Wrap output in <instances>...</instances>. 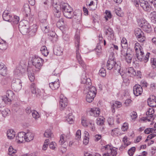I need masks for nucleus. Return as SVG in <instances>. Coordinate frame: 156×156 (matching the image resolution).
I'll list each match as a JSON object with an SVG mask.
<instances>
[{
	"instance_id": "680f3d73",
	"label": "nucleus",
	"mask_w": 156,
	"mask_h": 156,
	"mask_svg": "<svg viewBox=\"0 0 156 156\" xmlns=\"http://www.w3.org/2000/svg\"><path fill=\"white\" fill-rule=\"evenodd\" d=\"M130 116L133 120L135 119L137 116V114L136 112H133L130 114Z\"/></svg>"
},
{
	"instance_id": "4d7b16f0",
	"label": "nucleus",
	"mask_w": 156,
	"mask_h": 156,
	"mask_svg": "<svg viewBox=\"0 0 156 156\" xmlns=\"http://www.w3.org/2000/svg\"><path fill=\"white\" fill-rule=\"evenodd\" d=\"M156 129L153 128H148L146 129L144 131L145 133L147 134H149L151 133H152L153 131H155Z\"/></svg>"
},
{
	"instance_id": "774afa93",
	"label": "nucleus",
	"mask_w": 156,
	"mask_h": 156,
	"mask_svg": "<svg viewBox=\"0 0 156 156\" xmlns=\"http://www.w3.org/2000/svg\"><path fill=\"white\" fill-rule=\"evenodd\" d=\"M52 0H44L43 3L46 6V7H47L48 6H49L51 5Z\"/></svg>"
},
{
	"instance_id": "3c124183",
	"label": "nucleus",
	"mask_w": 156,
	"mask_h": 156,
	"mask_svg": "<svg viewBox=\"0 0 156 156\" xmlns=\"http://www.w3.org/2000/svg\"><path fill=\"white\" fill-rule=\"evenodd\" d=\"M23 10L26 13H29L30 12V9L28 4H26L24 5Z\"/></svg>"
},
{
	"instance_id": "e2e57ef3",
	"label": "nucleus",
	"mask_w": 156,
	"mask_h": 156,
	"mask_svg": "<svg viewBox=\"0 0 156 156\" xmlns=\"http://www.w3.org/2000/svg\"><path fill=\"white\" fill-rule=\"evenodd\" d=\"M81 123L82 125L85 127H86L88 126V123L87 120L86 119L84 118H82Z\"/></svg>"
},
{
	"instance_id": "72a5a7b5",
	"label": "nucleus",
	"mask_w": 156,
	"mask_h": 156,
	"mask_svg": "<svg viewBox=\"0 0 156 156\" xmlns=\"http://www.w3.org/2000/svg\"><path fill=\"white\" fill-rule=\"evenodd\" d=\"M147 102L150 107H153L156 105V99H154L153 98H149Z\"/></svg>"
},
{
	"instance_id": "c756f323",
	"label": "nucleus",
	"mask_w": 156,
	"mask_h": 156,
	"mask_svg": "<svg viewBox=\"0 0 156 156\" xmlns=\"http://www.w3.org/2000/svg\"><path fill=\"white\" fill-rule=\"evenodd\" d=\"M73 9L71 8V9L70 10H67L66 12H64L63 14L64 16L66 17L69 19L72 18V15L73 13Z\"/></svg>"
},
{
	"instance_id": "0eeeda50",
	"label": "nucleus",
	"mask_w": 156,
	"mask_h": 156,
	"mask_svg": "<svg viewBox=\"0 0 156 156\" xmlns=\"http://www.w3.org/2000/svg\"><path fill=\"white\" fill-rule=\"evenodd\" d=\"M59 105L60 109L61 111L64 110L68 105L67 98L62 94L60 96Z\"/></svg>"
},
{
	"instance_id": "f257e3e1",
	"label": "nucleus",
	"mask_w": 156,
	"mask_h": 156,
	"mask_svg": "<svg viewBox=\"0 0 156 156\" xmlns=\"http://www.w3.org/2000/svg\"><path fill=\"white\" fill-rule=\"evenodd\" d=\"M107 68L108 69L110 70L112 69L114 70L117 71L122 77H124V74L122 73V72H121L120 64L119 63H116V60L114 59L112 55H110L109 57L107 62Z\"/></svg>"
},
{
	"instance_id": "7ed1b4c3",
	"label": "nucleus",
	"mask_w": 156,
	"mask_h": 156,
	"mask_svg": "<svg viewBox=\"0 0 156 156\" xmlns=\"http://www.w3.org/2000/svg\"><path fill=\"white\" fill-rule=\"evenodd\" d=\"M88 89L89 91L86 95V100L87 102L90 103L92 101L95 97L96 90L94 86H92Z\"/></svg>"
},
{
	"instance_id": "f03ea898",
	"label": "nucleus",
	"mask_w": 156,
	"mask_h": 156,
	"mask_svg": "<svg viewBox=\"0 0 156 156\" xmlns=\"http://www.w3.org/2000/svg\"><path fill=\"white\" fill-rule=\"evenodd\" d=\"M75 46L76 47V58L77 59L79 64L85 69L86 66L83 62L80 53L79 51V46L80 45V37L78 34H76L75 35Z\"/></svg>"
},
{
	"instance_id": "052dcab7",
	"label": "nucleus",
	"mask_w": 156,
	"mask_h": 156,
	"mask_svg": "<svg viewBox=\"0 0 156 156\" xmlns=\"http://www.w3.org/2000/svg\"><path fill=\"white\" fill-rule=\"evenodd\" d=\"M81 137V132L80 130H78L76 132V140H80Z\"/></svg>"
},
{
	"instance_id": "c85d7f7f",
	"label": "nucleus",
	"mask_w": 156,
	"mask_h": 156,
	"mask_svg": "<svg viewBox=\"0 0 156 156\" xmlns=\"http://www.w3.org/2000/svg\"><path fill=\"white\" fill-rule=\"evenodd\" d=\"M7 135L9 139H12L15 136V132L12 129H9L8 130Z\"/></svg>"
},
{
	"instance_id": "79ce46f5",
	"label": "nucleus",
	"mask_w": 156,
	"mask_h": 156,
	"mask_svg": "<svg viewBox=\"0 0 156 156\" xmlns=\"http://www.w3.org/2000/svg\"><path fill=\"white\" fill-rule=\"evenodd\" d=\"M104 122V118L102 116H99L97 119V123L98 125H102Z\"/></svg>"
},
{
	"instance_id": "5fc2aeb1",
	"label": "nucleus",
	"mask_w": 156,
	"mask_h": 156,
	"mask_svg": "<svg viewBox=\"0 0 156 156\" xmlns=\"http://www.w3.org/2000/svg\"><path fill=\"white\" fill-rule=\"evenodd\" d=\"M19 21V17L17 16H15L13 19L12 18L10 22H12L14 24H17Z\"/></svg>"
},
{
	"instance_id": "20e7f679",
	"label": "nucleus",
	"mask_w": 156,
	"mask_h": 156,
	"mask_svg": "<svg viewBox=\"0 0 156 156\" xmlns=\"http://www.w3.org/2000/svg\"><path fill=\"white\" fill-rule=\"evenodd\" d=\"M44 60L42 58L37 56L32 57V65L35 66L37 71L39 70L43 64Z\"/></svg>"
},
{
	"instance_id": "393cba45",
	"label": "nucleus",
	"mask_w": 156,
	"mask_h": 156,
	"mask_svg": "<svg viewBox=\"0 0 156 156\" xmlns=\"http://www.w3.org/2000/svg\"><path fill=\"white\" fill-rule=\"evenodd\" d=\"M26 141L30 142L32 140L34 136V134L31 132H29L25 133Z\"/></svg>"
},
{
	"instance_id": "603ef678",
	"label": "nucleus",
	"mask_w": 156,
	"mask_h": 156,
	"mask_svg": "<svg viewBox=\"0 0 156 156\" xmlns=\"http://www.w3.org/2000/svg\"><path fill=\"white\" fill-rule=\"evenodd\" d=\"M99 73L101 76L105 77L106 75V72L105 69L104 68H101L99 70Z\"/></svg>"
},
{
	"instance_id": "e433bc0d",
	"label": "nucleus",
	"mask_w": 156,
	"mask_h": 156,
	"mask_svg": "<svg viewBox=\"0 0 156 156\" xmlns=\"http://www.w3.org/2000/svg\"><path fill=\"white\" fill-rule=\"evenodd\" d=\"M143 30L147 32H149L151 31V25L147 22L145 23V25L143 26L142 28Z\"/></svg>"
},
{
	"instance_id": "6e6552de",
	"label": "nucleus",
	"mask_w": 156,
	"mask_h": 156,
	"mask_svg": "<svg viewBox=\"0 0 156 156\" xmlns=\"http://www.w3.org/2000/svg\"><path fill=\"white\" fill-rule=\"evenodd\" d=\"M22 83L21 80L19 79L13 80L12 86L15 91L18 92L21 90L22 87Z\"/></svg>"
},
{
	"instance_id": "c9c22d12",
	"label": "nucleus",
	"mask_w": 156,
	"mask_h": 156,
	"mask_svg": "<svg viewBox=\"0 0 156 156\" xmlns=\"http://www.w3.org/2000/svg\"><path fill=\"white\" fill-rule=\"evenodd\" d=\"M27 72L28 73V76L29 80L31 82H32L34 80L35 77L34 73L31 72L30 68L28 67L27 69Z\"/></svg>"
},
{
	"instance_id": "423d86ee",
	"label": "nucleus",
	"mask_w": 156,
	"mask_h": 156,
	"mask_svg": "<svg viewBox=\"0 0 156 156\" xmlns=\"http://www.w3.org/2000/svg\"><path fill=\"white\" fill-rule=\"evenodd\" d=\"M154 109L153 108H149L146 112L147 116L142 118L141 119L144 121H152L154 120L155 115L154 114Z\"/></svg>"
},
{
	"instance_id": "a878e982",
	"label": "nucleus",
	"mask_w": 156,
	"mask_h": 156,
	"mask_svg": "<svg viewBox=\"0 0 156 156\" xmlns=\"http://www.w3.org/2000/svg\"><path fill=\"white\" fill-rule=\"evenodd\" d=\"M104 31L106 35L110 36L111 37L114 36V32L108 26L104 27Z\"/></svg>"
},
{
	"instance_id": "8fccbe9b",
	"label": "nucleus",
	"mask_w": 156,
	"mask_h": 156,
	"mask_svg": "<svg viewBox=\"0 0 156 156\" xmlns=\"http://www.w3.org/2000/svg\"><path fill=\"white\" fill-rule=\"evenodd\" d=\"M33 117L35 119H37L40 117L38 113L35 110H33L31 112Z\"/></svg>"
},
{
	"instance_id": "5701e85b",
	"label": "nucleus",
	"mask_w": 156,
	"mask_h": 156,
	"mask_svg": "<svg viewBox=\"0 0 156 156\" xmlns=\"http://www.w3.org/2000/svg\"><path fill=\"white\" fill-rule=\"evenodd\" d=\"M49 86L51 88L52 90L57 89L59 87V81L58 79L54 82L49 83Z\"/></svg>"
},
{
	"instance_id": "58836bf2",
	"label": "nucleus",
	"mask_w": 156,
	"mask_h": 156,
	"mask_svg": "<svg viewBox=\"0 0 156 156\" xmlns=\"http://www.w3.org/2000/svg\"><path fill=\"white\" fill-rule=\"evenodd\" d=\"M41 51L42 54L45 56H46L48 54L46 47L45 46H42L41 49Z\"/></svg>"
},
{
	"instance_id": "1a4fd4ad",
	"label": "nucleus",
	"mask_w": 156,
	"mask_h": 156,
	"mask_svg": "<svg viewBox=\"0 0 156 156\" xmlns=\"http://www.w3.org/2000/svg\"><path fill=\"white\" fill-rule=\"evenodd\" d=\"M14 95L13 92L10 90H8L6 92V95L3 96L4 99V102L7 104H10Z\"/></svg>"
},
{
	"instance_id": "bb28decb",
	"label": "nucleus",
	"mask_w": 156,
	"mask_h": 156,
	"mask_svg": "<svg viewBox=\"0 0 156 156\" xmlns=\"http://www.w3.org/2000/svg\"><path fill=\"white\" fill-rule=\"evenodd\" d=\"M81 13L80 11H78L77 13L76 12H73L72 18L75 20L76 21H79L80 20L81 18Z\"/></svg>"
},
{
	"instance_id": "4468645a",
	"label": "nucleus",
	"mask_w": 156,
	"mask_h": 156,
	"mask_svg": "<svg viewBox=\"0 0 156 156\" xmlns=\"http://www.w3.org/2000/svg\"><path fill=\"white\" fill-rule=\"evenodd\" d=\"M19 28L20 31L23 34L26 35L29 32V26L26 25H23L22 22L20 23Z\"/></svg>"
},
{
	"instance_id": "6ab92c4d",
	"label": "nucleus",
	"mask_w": 156,
	"mask_h": 156,
	"mask_svg": "<svg viewBox=\"0 0 156 156\" xmlns=\"http://www.w3.org/2000/svg\"><path fill=\"white\" fill-rule=\"evenodd\" d=\"M81 83L86 84V88H90L91 86V82L90 79L89 78H87L85 77L81 79Z\"/></svg>"
},
{
	"instance_id": "0e129e2a",
	"label": "nucleus",
	"mask_w": 156,
	"mask_h": 156,
	"mask_svg": "<svg viewBox=\"0 0 156 156\" xmlns=\"http://www.w3.org/2000/svg\"><path fill=\"white\" fill-rule=\"evenodd\" d=\"M56 144L54 142H52L49 144V147L52 150H55L56 148Z\"/></svg>"
},
{
	"instance_id": "a211bd4d",
	"label": "nucleus",
	"mask_w": 156,
	"mask_h": 156,
	"mask_svg": "<svg viewBox=\"0 0 156 156\" xmlns=\"http://www.w3.org/2000/svg\"><path fill=\"white\" fill-rule=\"evenodd\" d=\"M133 55V51L130 50V48H128V53H126V55L125 56L126 60L128 63H130L131 62Z\"/></svg>"
},
{
	"instance_id": "39448f33",
	"label": "nucleus",
	"mask_w": 156,
	"mask_h": 156,
	"mask_svg": "<svg viewBox=\"0 0 156 156\" xmlns=\"http://www.w3.org/2000/svg\"><path fill=\"white\" fill-rule=\"evenodd\" d=\"M107 152L105 153L103 156H115L117 154L116 149L109 145H107L103 147Z\"/></svg>"
},
{
	"instance_id": "b1692460",
	"label": "nucleus",
	"mask_w": 156,
	"mask_h": 156,
	"mask_svg": "<svg viewBox=\"0 0 156 156\" xmlns=\"http://www.w3.org/2000/svg\"><path fill=\"white\" fill-rule=\"evenodd\" d=\"M122 106L121 103L119 101H115L112 102L111 105V109L113 113L115 112V108H119Z\"/></svg>"
},
{
	"instance_id": "aec40b11",
	"label": "nucleus",
	"mask_w": 156,
	"mask_h": 156,
	"mask_svg": "<svg viewBox=\"0 0 156 156\" xmlns=\"http://www.w3.org/2000/svg\"><path fill=\"white\" fill-rule=\"evenodd\" d=\"M100 112V109L98 108H94L91 109L90 112V115L92 116L95 117L98 116Z\"/></svg>"
},
{
	"instance_id": "a19ab883",
	"label": "nucleus",
	"mask_w": 156,
	"mask_h": 156,
	"mask_svg": "<svg viewBox=\"0 0 156 156\" xmlns=\"http://www.w3.org/2000/svg\"><path fill=\"white\" fill-rule=\"evenodd\" d=\"M42 30L45 33H47L49 30V27L48 25L43 24L41 26Z\"/></svg>"
},
{
	"instance_id": "9b49d317",
	"label": "nucleus",
	"mask_w": 156,
	"mask_h": 156,
	"mask_svg": "<svg viewBox=\"0 0 156 156\" xmlns=\"http://www.w3.org/2000/svg\"><path fill=\"white\" fill-rule=\"evenodd\" d=\"M67 136L64 135H61L60 136V140L59 143L61 145L62 147L64 148V151L66 150V147H67L68 143L67 142Z\"/></svg>"
},
{
	"instance_id": "13d9d810",
	"label": "nucleus",
	"mask_w": 156,
	"mask_h": 156,
	"mask_svg": "<svg viewBox=\"0 0 156 156\" xmlns=\"http://www.w3.org/2000/svg\"><path fill=\"white\" fill-rule=\"evenodd\" d=\"M127 41L126 38L123 37L121 40V46L122 47H126L127 46Z\"/></svg>"
},
{
	"instance_id": "ddd939ff",
	"label": "nucleus",
	"mask_w": 156,
	"mask_h": 156,
	"mask_svg": "<svg viewBox=\"0 0 156 156\" xmlns=\"http://www.w3.org/2000/svg\"><path fill=\"white\" fill-rule=\"evenodd\" d=\"M25 133L20 132L18 133L16 137V140L18 143H24L26 141Z\"/></svg>"
},
{
	"instance_id": "412c9836",
	"label": "nucleus",
	"mask_w": 156,
	"mask_h": 156,
	"mask_svg": "<svg viewBox=\"0 0 156 156\" xmlns=\"http://www.w3.org/2000/svg\"><path fill=\"white\" fill-rule=\"evenodd\" d=\"M60 8L63 13L67 10H70L71 9V7L67 3H61Z\"/></svg>"
},
{
	"instance_id": "f3484780",
	"label": "nucleus",
	"mask_w": 156,
	"mask_h": 156,
	"mask_svg": "<svg viewBox=\"0 0 156 156\" xmlns=\"http://www.w3.org/2000/svg\"><path fill=\"white\" fill-rule=\"evenodd\" d=\"M30 88L32 94H35L37 97L40 95V90L39 89L36 88L35 83H32L30 85Z\"/></svg>"
},
{
	"instance_id": "09e8293b",
	"label": "nucleus",
	"mask_w": 156,
	"mask_h": 156,
	"mask_svg": "<svg viewBox=\"0 0 156 156\" xmlns=\"http://www.w3.org/2000/svg\"><path fill=\"white\" fill-rule=\"evenodd\" d=\"M8 151V154L9 156H11L12 154H15L16 152V151L15 149H14L13 147L12 146H10L9 147Z\"/></svg>"
},
{
	"instance_id": "9d476101",
	"label": "nucleus",
	"mask_w": 156,
	"mask_h": 156,
	"mask_svg": "<svg viewBox=\"0 0 156 156\" xmlns=\"http://www.w3.org/2000/svg\"><path fill=\"white\" fill-rule=\"evenodd\" d=\"M135 34L139 41L142 42L145 41V37L144 36V33L140 29H136L135 30Z\"/></svg>"
},
{
	"instance_id": "ea45409f",
	"label": "nucleus",
	"mask_w": 156,
	"mask_h": 156,
	"mask_svg": "<svg viewBox=\"0 0 156 156\" xmlns=\"http://www.w3.org/2000/svg\"><path fill=\"white\" fill-rule=\"evenodd\" d=\"M88 9L90 10H95L97 8V5H96L94 4V2L93 1H91L90 3L87 5Z\"/></svg>"
},
{
	"instance_id": "864d4df0",
	"label": "nucleus",
	"mask_w": 156,
	"mask_h": 156,
	"mask_svg": "<svg viewBox=\"0 0 156 156\" xmlns=\"http://www.w3.org/2000/svg\"><path fill=\"white\" fill-rule=\"evenodd\" d=\"M37 26L35 24L33 25L30 27V29L31 30L30 32L35 33L37 31Z\"/></svg>"
},
{
	"instance_id": "a18cd8bd",
	"label": "nucleus",
	"mask_w": 156,
	"mask_h": 156,
	"mask_svg": "<svg viewBox=\"0 0 156 156\" xmlns=\"http://www.w3.org/2000/svg\"><path fill=\"white\" fill-rule=\"evenodd\" d=\"M2 113L3 116L5 117L10 114V111L8 108H5L2 111Z\"/></svg>"
},
{
	"instance_id": "69168bd1",
	"label": "nucleus",
	"mask_w": 156,
	"mask_h": 156,
	"mask_svg": "<svg viewBox=\"0 0 156 156\" xmlns=\"http://www.w3.org/2000/svg\"><path fill=\"white\" fill-rule=\"evenodd\" d=\"M54 14L55 17L58 18L60 16V12L57 9H54Z\"/></svg>"
},
{
	"instance_id": "de8ad7c7",
	"label": "nucleus",
	"mask_w": 156,
	"mask_h": 156,
	"mask_svg": "<svg viewBox=\"0 0 156 156\" xmlns=\"http://www.w3.org/2000/svg\"><path fill=\"white\" fill-rule=\"evenodd\" d=\"M52 134V133L50 130H47L45 131L44 136L45 137H49L51 136Z\"/></svg>"
},
{
	"instance_id": "4be33fe9",
	"label": "nucleus",
	"mask_w": 156,
	"mask_h": 156,
	"mask_svg": "<svg viewBox=\"0 0 156 156\" xmlns=\"http://www.w3.org/2000/svg\"><path fill=\"white\" fill-rule=\"evenodd\" d=\"M2 17L3 20L6 21L10 22L12 18L8 10H5L3 13Z\"/></svg>"
},
{
	"instance_id": "7c9ffc66",
	"label": "nucleus",
	"mask_w": 156,
	"mask_h": 156,
	"mask_svg": "<svg viewBox=\"0 0 156 156\" xmlns=\"http://www.w3.org/2000/svg\"><path fill=\"white\" fill-rule=\"evenodd\" d=\"M120 130L118 128H115L112 130L111 135L113 136H118L121 134Z\"/></svg>"
},
{
	"instance_id": "bf43d9fd",
	"label": "nucleus",
	"mask_w": 156,
	"mask_h": 156,
	"mask_svg": "<svg viewBox=\"0 0 156 156\" xmlns=\"http://www.w3.org/2000/svg\"><path fill=\"white\" fill-rule=\"evenodd\" d=\"M135 147H131L128 151V154L130 156H132L134 154L135 150Z\"/></svg>"
},
{
	"instance_id": "f8f14e48",
	"label": "nucleus",
	"mask_w": 156,
	"mask_h": 156,
	"mask_svg": "<svg viewBox=\"0 0 156 156\" xmlns=\"http://www.w3.org/2000/svg\"><path fill=\"white\" fill-rule=\"evenodd\" d=\"M140 6L145 11L150 12L151 10V6L147 1L145 0H139Z\"/></svg>"
},
{
	"instance_id": "37998d69",
	"label": "nucleus",
	"mask_w": 156,
	"mask_h": 156,
	"mask_svg": "<svg viewBox=\"0 0 156 156\" xmlns=\"http://www.w3.org/2000/svg\"><path fill=\"white\" fill-rule=\"evenodd\" d=\"M151 20L152 22L156 23V12H153L150 14Z\"/></svg>"
},
{
	"instance_id": "c03bdc74",
	"label": "nucleus",
	"mask_w": 156,
	"mask_h": 156,
	"mask_svg": "<svg viewBox=\"0 0 156 156\" xmlns=\"http://www.w3.org/2000/svg\"><path fill=\"white\" fill-rule=\"evenodd\" d=\"M57 26L58 27H61L63 26H65V23L63 19H59L57 22Z\"/></svg>"
},
{
	"instance_id": "cd10ccee",
	"label": "nucleus",
	"mask_w": 156,
	"mask_h": 156,
	"mask_svg": "<svg viewBox=\"0 0 156 156\" xmlns=\"http://www.w3.org/2000/svg\"><path fill=\"white\" fill-rule=\"evenodd\" d=\"M6 67L2 63H0V74L3 76L6 73Z\"/></svg>"
},
{
	"instance_id": "49530a36",
	"label": "nucleus",
	"mask_w": 156,
	"mask_h": 156,
	"mask_svg": "<svg viewBox=\"0 0 156 156\" xmlns=\"http://www.w3.org/2000/svg\"><path fill=\"white\" fill-rule=\"evenodd\" d=\"M106 15L105 16L106 21L108 20V19H111L112 17V14L111 12L107 10H106L105 11Z\"/></svg>"
},
{
	"instance_id": "473e14b6",
	"label": "nucleus",
	"mask_w": 156,
	"mask_h": 156,
	"mask_svg": "<svg viewBox=\"0 0 156 156\" xmlns=\"http://www.w3.org/2000/svg\"><path fill=\"white\" fill-rule=\"evenodd\" d=\"M127 71L128 73L131 76L133 77L136 74L135 70L133 67H131L128 68L127 69Z\"/></svg>"
},
{
	"instance_id": "6e6d98bb",
	"label": "nucleus",
	"mask_w": 156,
	"mask_h": 156,
	"mask_svg": "<svg viewBox=\"0 0 156 156\" xmlns=\"http://www.w3.org/2000/svg\"><path fill=\"white\" fill-rule=\"evenodd\" d=\"M146 22H147L145 20H140L138 22V24L140 27L142 28L143 26L145 25V23Z\"/></svg>"
},
{
	"instance_id": "338daca9",
	"label": "nucleus",
	"mask_w": 156,
	"mask_h": 156,
	"mask_svg": "<svg viewBox=\"0 0 156 156\" xmlns=\"http://www.w3.org/2000/svg\"><path fill=\"white\" fill-rule=\"evenodd\" d=\"M140 47V44L139 43L137 42L135 44L134 48L136 52L141 50Z\"/></svg>"
},
{
	"instance_id": "f704fd0d",
	"label": "nucleus",
	"mask_w": 156,
	"mask_h": 156,
	"mask_svg": "<svg viewBox=\"0 0 156 156\" xmlns=\"http://www.w3.org/2000/svg\"><path fill=\"white\" fill-rule=\"evenodd\" d=\"M54 52L55 55H60L62 54L63 49L61 47H57V48L54 49Z\"/></svg>"
},
{
	"instance_id": "dca6fc26",
	"label": "nucleus",
	"mask_w": 156,
	"mask_h": 156,
	"mask_svg": "<svg viewBox=\"0 0 156 156\" xmlns=\"http://www.w3.org/2000/svg\"><path fill=\"white\" fill-rule=\"evenodd\" d=\"M66 114L67 115L66 119L70 124H72L74 122L73 116L72 115V111L71 109H69L66 112Z\"/></svg>"
},
{
	"instance_id": "2eb2a0df",
	"label": "nucleus",
	"mask_w": 156,
	"mask_h": 156,
	"mask_svg": "<svg viewBox=\"0 0 156 156\" xmlns=\"http://www.w3.org/2000/svg\"><path fill=\"white\" fill-rule=\"evenodd\" d=\"M134 94L136 96L140 95L143 92V89L140 85L136 84L133 87Z\"/></svg>"
},
{
	"instance_id": "2f4dec72",
	"label": "nucleus",
	"mask_w": 156,
	"mask_h": 156,
	"mask_svg": "<svg viewBox=\"0 0 156 156\" xmlns=\"http://www.w3.org/2000/svg\"><path fill=\"white\" fill-rule=\"evenodd\" d=\"M7 47V44L6 42L2 40L0 41V49L4 50L6 49Z\"/></svg>"
},
{
	"instance_id": "4c0bfd02",
	"label": "nucleus",
	"mask_w": 156,
	"mask_h": 156,
	"mask_svg": "<svg viewBox=\"0 0 156 156\" xmlns=\"http://www.w3.org/2000/svg\"><path fill=\"white\" fill-rule=\"evenodd\" d=\"M23 68L20 69V67L17 68L14 71V74L15 75L20 76L22 74V72L24 71Z\"/></svg>"
}]
</instances>
